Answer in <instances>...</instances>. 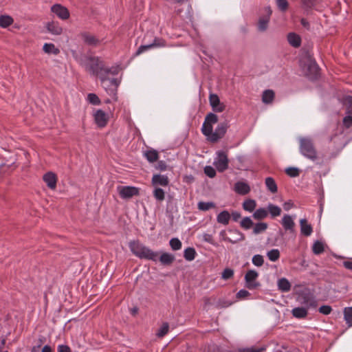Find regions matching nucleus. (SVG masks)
<instances>
[{
	"mask_svg": "<svg viewBox=\"0 0 352 352\" xmlns=\"http://www.w3.org/2000/svg\"><path fill=\"white\" fill-rule=\"evenodd\" d=\"M83 64L87 71L100 78L103 87L106 88L107 78L103 74L104 65L102 61L98 57L90 56L86 58Z\"/></svg>",
	"mask_w": 352,
	"mask_h": 352,
	"instance_id": "f257e3e1",
	"label": "nucleus"
},
{
	"mask_svg": "<svg viewBox=\"0 0 352 352\" xmlns=\"http://www.w3.org/2000/svg\"><path fill=\"white\" fill-rule=\"evenodd\" d=\"M129 246L133 254L140 258H145L153 261H157L158 259V252H153L138 241H131Z\"/></svg>",
	"mask_w": 352,
	"mask_h": 352,
	"instance_id": "f03ea898",
	"label": "nucleus"
},
{
	"mask_svg": "<svg viewBox=\"0 0 352 352\" xmlns=\"http://www.w3.org/2000/svg\"><path fill=\"white\" fill-rule=\"evenodd\" d=\"M300 66L304 74L311 79L316 78L318 75V67L316 61L308 54L304 56L300 60Z\"/></svg>",
	"mask_w": 352,
	"mask_h": 352,
	"instance_id": "7ed1b4c3",
	"label": "nucleus"
},
{
	"mask_svg": "<svg viewBox=\"0 0 352 352\" xmlns=\"http://www.w3.org/2000/svg\"><path fill=\"white\" fill-rule=\"evenodd\" d=\"M300 151L302 155L315 161L318 159V153L313 140L309 138H300Z\"/></svg>",
	"mask_w": 352,
	"mask_h": 352,
	"instance_id": "20e7f679",
	"label": "nucleus"
},
{
	"mask_svg": "<svg viewBox=\"0 0 352 352\" xmlns=\"http://www.w3.org/2000/svg\"><path fill=\"white\" fill-rule=\"evenodd\" d=\"M272 10L270 6H265L258 11L256 29L259 32H265L267 30Z\"/></svg>",
	"mask_w": 352,
	"mask_h": 352,
	"instance_id": "39448f33",
	"label": "nucleus"
},
{
	"mask_svg": "<svg viewBox=\"0 0 352 352\" xmlns=\"http://www.w3.org/2000/svg\"><path fill=\"white\" fill-rule=\"evenodd\" d=\"M218 122V116L213 113H210L207 114L205 118V120L203 123L201 132L203 134L207 137V140L208 141H211V137L213 134V124L217 123Z\"/></svg>",
	"mask_w": 352,
	"mask_h": 352,
	"instance_id": "423d86ee",
	"label": "nucleus"
},
{
	"mask_svg": "<svg viewBox=\"0 0 352 352\" xmlns=\"http://www.w3.org/2000/svg\"><path fill=\"white\" fill-rule=\"evenodd\" d=\"M228 158L223 151L217 152V157L214 162V165L219 172H223L228 167Z\"/></svg>",
	"mask_w": 352,
	"mask_h": 352,
	"instance_id": "0eeeda50",
	"label": "nucleus"
},
{
	"mask_svg": "<svg viewBox=\"0 0 352 352\" xmlns=\"http://www.w3.org/2000/svg\"><path fill=\"white\" fill-rule=\"evenodd\" d=\"M228 127L229 125L227 122H223L219 123L217 125L215 131L213 132L212 136L211 137L210 142L215 143L217 142L221 138H223Z\"/></svg>",
	"mask_w": 352,
	"mask_h": 352,
	"instance_id": "6e6552de",
	"label": "nucleus"
},
{
	"mask_svg": "<svg viewBox=\"0 0 352 352\" xmlns=\"http://www.w3.org/2000/svg\"><path fill=\"white\" fill-rule=\"evenodd\" d=\"M258 274L253 270H248L245 275L246 287L250 289H254L259 286V283L256 281Z\"/></svg>",
	"mask_w": 352,
	"mask_h": 352,
	"instance_id": "1a4fd4ad",
	"label": "nucleus"
},
{
	"mask_svg": "<svg viewBox=\"0 0 352 352\" xmlns=\"http://www.w3.org/2000/svg\"><path fill=\"white\" fill-rule=\"evenodd\" d=\"M166 45V41L160 38H155L153 43L148 45H142L139 47L137 52H135V55L138 56L145 51L150 50L153 47H165Z\"/></svg>",
	"mask_w": 352,
	"mask_h": 352,
	"instance_id": "9d476101",
	"label": "nucleus"
},
{
	"mask_svg": "<svg viewBox=\"0 0 352 352\" xmlns=\"http://www.w3.org/2000/svg\"><path fill=\"white\" fill-rule=\"evenodd\" d=\"M117 190L120 196L123 199H130L134 195H138V188L133 186H118Z\"/></svg>",
	"mask_w": 352,
	"mask_h": 352,
	"instance_id": "9b49d317",
	"label": "nucleus"
},
{
	"mask_svg": "<svg viewBox=\"0 0 352 352\" xmlns=\"http://www.w3.org/2000/svg\"><path fill=\"white\" fill-rule=\"evenodd\" d=\"M118 73V69L117 67H111V68H106L104 67V69H103V74H104V76L107 78L106 82V89L111 85L117 87L118 85V81L116 78H108V74H111L112 75H116Z\"/></svg>",
	"mask_w": 352,
	"mask_h": 352,
	"instance_id": "f8f14e48",
	"label": "nucleus"
},
{
	"mask_svg": "<svg viewBox=\"0 0 352 352\" xmlns=\"http://www.w3.org/2000/svg\"><path fill=\"white\" fill-rule=\"evenodd\" d=\"M209 102L214 111L222 112L224 111L226 107L223 103L221 102L217 94H210Z\"/></svg>",
	"mask_w": 352,
	"mask_h": 352,
	"instance_id": "ddd939ff",
	"label": "nucleus"
},
{
	"mask_svg": "<svg viewBox=\"0 0 352 352\" xmlns=\"http://www.w3.org/2000/svg\"><path fill=\"white\" fill-rule=\"evenodd\" d=\"M51 11L56 14L60 19L66 20L69 17V10L60 4H55L52 6Z\"/></svg>",
	"mask_w": 352,
	"mask_h": 352,
	"instance_id": "4468645a",
	"label": "nucleus"
},
{
	"mask_svg": "<svg viewBox=\"0 0 352 352\" xmlns=\"http://www.w3.org/2000/svg\"><path fill=\"white\" fill-rule=\"evenodd\" d=\"M298 301L305 305L304 307L307 309L309 307H316L317 306V302L314 297L307 294H302L299 296Z\"/></svg>",
	"mask_w": 352,
	"mask_h": 352,
	"instance_id": "2eb2a0df",
	"label": "nucleus"
},
{
	"mask_svg": "<svg viewBox=\"0 0 352 352\" xmlns=\"http://www.w3.org/2000/svg\"><path fill=\"white\" fill-rule=\"evenodd\" d=\"M95 122L99 127H104L108 122L107 115L102 110H98L94 114Z\"/></svg>",
	"mask_w": 352,
	"mask_h": 352,
	"instance_id": "dca6fc26",
	"label": "nucleus"
},
{
	"mask_svg": "<svg viewBox=\"0 0 352 352\" xmlns=\"http://www.w3.org/2000/svg\"><path fill=\"white\" fill-rule=\"evenodd\" d=\"M43 180L47 186L51 189H55L56 187L57 178L54 173L48 172L43 175Z\"/></svg>",
	"mask_w": 352,
	"mask_h": 352,
	"instance_id": "f3484780",
	"label": "nucleus"
},
{
	"mask_svg": "<svg viewBox=\"0 0 352 352\" xmlns=\"http://www.w3.org/2000/svg\"><path fill=\"white\" fill-rule=\"evenodd\" d=\"M281 223L286 230H289L291 232H294L295 223L290 215L285 214L282 219Z\"/></svg>",
	"mask_w": 352,
	"mask_h": 352,
	"instance_id": "a211bd4d",
	"label": "nucleus"
},
{
	"mask_svg": "<svg viewBox=\"0 0 352 352\" xmlns=\"http://www.w3.org/2000/svg\"><path fill=\"white\" fill-rule=\"evenodd\" d=\"M46 28L49 32L54 35H60L63 32V28L58 22L52 21L47 23Z\"/></svg>",
	"mask_w": 352,
	"mask_h": 352,
	"instance_id": "6ab92c4d",
	"label": "nucleus"
},
{
	"mask_svg": "<svg viewBox=\"0 0 352 352\" xmlns=\"http://www.w3.org/2000/svg\"><path fill=\"white\" fill-rule=\"evenodd\" d=\"M300 232L301 234L308 236H310L313 232V228L311 224H309L306 219L300 220Z\"/></svg>",
	"mask_w": 352,
	"mask_h": 352,
	"instance_id": "aec40b11",
	"label": "nucleus"
},
{
	"mask_svg": "<svg viewBox=\"0 0 352 352\" xmlns=\"http://www.w3.org/2000/svg\"><path fill=\"white\" fill-rule=\"evenodd\" d=\"M152 184L154 186H166L168 184V179L166 175H154L152 178Z\"/></svg>",
	"mask_w": 352,
	"mask_h": 352,
	"instance_id": "412c9836",
	"label": "nucleus"
},
{
	"mask_svg": "<svg viewBox=\"0 0 352 352\" xmlns=\"http://www.w3.org/2000/svg\"><path fill=\"white\" fill-rule=\"evenodd\" d=\"M160 261L162 264L165 265H169L173 263L175 261V256L169 253H162L160 256V254L158 253V259L157 261Z\"/></svg>",
	"mask_w": 352,
	"mask_h": 352,
	"instance_id": "4be33fe9",
	"label": "nucleus"
},
{
	"mask_svg": "<svg viewBox=\"0 0 352 352\" xmlns=\"http://www.w3.org/2000/svg\"><path fill=\"white\" fill-rule=\"evenodd\" d=\"M234 190L240 195H246L250 192V188L248 184L238 182L235 184Z\"/></svg>",
	"mask_w": 352,
	"mask_h": 352,
	"instance_id": "5701e85b",
	"label": "nucleus"
},
{
	"mask_svg": "<svg viewBox=\"0 0 352 352\" xmlns=\"http://www.w3.org/2000/svg\"><path fill=\"white\" fill-rule=\"evenodd\" d=\"M82 38L86 44L91 46H96L100 43V41L95 36L89 33H83Z\"/></svg>",
	"mask_w": 352,
	"mask_h": 352,
	"instance_id": "b1692460",
	"label": "nucleus"
},
{
	"mask_svg": "<svg viewBox=\"0 0 352 352\" xmlns=\"http://www.w3.org/2000/svg\"><path fill=\"white\" fill-rule=\"evenodd\" d=\"M287 41L289 43L294 47H298L301 44L300 37L299 36V35L294 32L288 34Z\"/></svg>",
	"mask_w": 352,
	"mask_h": 352,
	"instance_id": "393cba45",
	"label": "nucleus"
},
{
	"mask_svg": "<svg viewBox=\"0 0 352 352\" xmlns=\"http://www.w3.org/2000/svg\"><path fill=\"white\" fill-rule=\"evenodd\" d=\"M278 288L283 292H288L291 289V283L285 278H281L277 283Z\"/></svg>",
	"mask_w": 352,
	"mask_h": 352,
	"instance_id": "a878e982",
	"label": "nucleus"
},
{
	"mask_svg": "<svg viewBox=\"0 0 352 352\" xmlns=\"http://www.w3.org/2000/svg\"><path fill=\"white\" fill-rule=\"evenodd\" d=\"M275 94L274 91L272 89H267L263 92L262 94V101L265 104H271L272 103L274 99Z\"/></svg>",
	"mask_w": 352,
	"mask_h": 352,
	"instance_id": "bb28decb",
	"label": "nucleus"
},
{
	"mask_svg": "<svg viewBox=\"0 0 352 352\" xmlns=\"http://www.w3.org/2000/svg\"><path fill=\"white\" fill-rule=\"evenodd\" d=\"M330 141L336 144V147L338 151L341 150L346 144L344 137L342 135H335L331 138Z\"/></svg>",
	"mask_w": 352,
	"mask_h": 352,
	"instance_id": "cd10ccee",
	"label": "nucleus"
},
{
	"mask_svg": "<svg viewBox=\"0 0 352 352\" xmlns=\"http://www.w3.org/2000/svg\"><path fill=\"white\" fill-rule=\"evenodd\" d=\"M43 50L45 53L48 54L57 55L60 53L59 49L56 47L53 43H45L43 47Z\"/></svg>",
	"mask_w": 352,
	"mask_h": 352,
	"instance_id": "c85d7f7f",
	"label": "nucleus"
},
{
	"mask_svg": "<svg viewBox=\"0 0 352 352\" xmlns=\"http://www.w3.org/2000/svg\"><path fill=\"white\" fill-rule=\"evenodd\" d=\"M292 314L297 318H304L307 316V309L305 307H296L292 309Z\"/></svg>",
	"mask_w": 352,
	"mask_h": 352,
	"instance_id": "c756f323",
	"label": "nucleus"
},
{
	"mask_svg": "<svg viewBox=\"0 0 352 352\" xmlns=\"http://www.w3.org/2000/svg\"><path fill=\"white\" fill-rule=\"evenodd\" d=\"M265 185L267 189L272 193H276L278 190L277 185L275 180L272 177H267L265 181Z\"/></svg>",
	"mask_w": 352,
	"mask_h": 352,
	"instance_id": "7c9ffc66",
	"label": "nucleus"
},
{
	"mask_svg": "<svg viewBox=\"0 0 352 352\" xmlns=\"http://www.w3.org/2000/svg\"><path fill=\"white\" fill-rule=\"evenodd\" d=\"M230 215L228 211H223L217 216V221L223 225H227L229 223Z\"/></svg>",
	"mask_w": 352,
	"mask_h": 352,
	"instance_id": "2f4dec72",
	"label": "nucleus"
},
{
	"mask_svg": "<svg viewBox=\"0 0 352 352\" xmlns=\"http://www.w3.org/2000/svg\"><path fill=\"white\" fill-rule=\"evenodd\" d=\"M13 23V19L8 15H1L0 16V27L6 28Z\"/></svg>",
	"mask_w": 352,
	"mask_h": 352,
	"instance_id": "473e14b6",
	"label": "nucleus"
},
{
	"mask_svg": "<svg viewBox=\"0 0 352 352\" xmlns=\"http://www.w3.org/2000/svg\"><path fill=\"white\" fill-rule=\"evenodd\" d=\"M267 211L270 213L272 217L273 218L279 216L281 213L280 208L272 204H268Z\"/></svg>",
	"mask_w": 352,
	"mask_h": 352,
	"instance_id": "72a5a7b5",
	"label": "nucleus"
},
{
	"mask_svg": "<svg viewBox=\"0 0 352 352\" xmlns=\"http://www.w3.org/2000/svg\"><path fill=\"white\" fill-rule=\"evenodd\" d=\"M344 318L349 327H352V307L344 309Z\"/></svg>",
	"mask_w": 352,
	"mask_h": 352,
	"instance_id": "f704fd0d",
	"label": "nucleus"
},
{
	"mask_svg": "<svg viewBox=\"0 0 352 352\" xmlns=\"http://www.w3.org/2000/svg\"><path fill=\"white\" fill-rule=\"evenodd\" d=\"M268 214V211L265 208H258L253 214L254 219L261 220L265 219Z\"/></svg>",
	"mask_w": 352,
	"mask_h": 352,
	"instance_id": "c9c22d12",
	"label": "nucleus"
},
{
	"mask_svg": "<svg viewBox=\"0 0 352 352\" xmlns=\"http://www.w3.org/2000/svg\"><path fill=\"white\" fill-rule=\"evenodd\" d=\"M256 206V203L253 199H248L243 204V208L245 210L252 212Z\"/></svg>",
	"mask_w": 352,
	"mask_h": 352,
	"instance_id": "e433bc0d",
	"label": "nucleus"
},
{
	"mask_svg": "<svg viewBox=\"0 0 352 352\" xmlns=\"http://www.w3.org/2000/svg\"><path fill=\"white\" fill-rule=\"evenodd\" d=\"M144 155L150 162H154L158 159V153L155 150L148 151Z\"/></svg>",
	"mask_w": 352,
	"mask_h": 352,
	"instance_id": "4c0bfd02",
	"label": "nucleus"
},
{
	"mask_svg": "<svg viewBox=\"0 0 352 352\" xmlns=\"http://www.w3.org/2000/svg\"><path fill=\"white\" fill-rule=\"evenodd\" d=\"M196 252L192 248H188L184 250V257L187 261H192L195 257Z\"/></svg>",
	"mask_w": 352,
	"mask_h": 352,
	"instance_id": "58836bf2",
	"label": "nucleus"
},
{
	"mask_svg": "<svg viewBox=\"0 0 352 352\" xmlns=\"http://www.w3.org/2000/svg\"><path fill=\"white\" fill-rule=\"evenodd\" d=\"M198 209L202 211H206L215 207V204L213 202H204L200 201L197 205Z\"/></svg>",
	"mask_w": 352,
	"mask_h": 352,
	"instance_id": "ea45409f",
	"label": "nucleus"
},
{
	"mask_svg": "<svg viewBox=\"0 0 352 352\" xmlns=\"http://www.w3.org/2000/svg\"><path fill=\"white\" fill-rule=\"evenodd\" d=\"M267 228V224L266 223H256L253 229L254 234H258L265 232Z\"/></svg>",
	"mask_w": 352,
	"mask_h": 352,
	"instance_id": "a19ab883",
	"label": "nucleus"
},
{
	"mask_svg": "<svg viewBox=\"0 0 352 352\" xmlns=\"http://www.w3.org/2000/svg\"><path fill=\"white\" fill-rule=\"evenodd\" d=\"M267 256L271 261L274 262L279 258L280 252L277 249H273L267 252Z\"/></svg>",
	"mask_w": 352,
	"mask_h": 352,
	"instance_id": "79ce46f5",
	"label": "nucleus"
},
{
	"mask_svg": "<svg viewBox=\"0 0 352 352\" xmlns=\"http://www.w3.org/2000/svg\"><path fill=\"white\" fill-rule=\"evenodd\" d=\"M313 252L316 254H320L324 251V245L322 242L317 241H316L312 247Z\"/></svg>",
	"mask_w": 352,
	"mask_h": 352,
	"instance_id": "37998d69",
	"label": "nucleus"
},
{
	"mask_svg": "<svg viewBox=\"0 0 352 352\" xmlns=\"http://www.w3.org/2000/svg\"><path fill=\"white\" fill-rule=\"evenodd\" d=\"M303 9L306 10H311L316 4V0H300Z\"/></svg>",
	"mask_w": 352,
	"mask_h": 352,
	"instance_id": "c03bdc74",
	"label": "nucleus"
},
{
	"mask_svg": "<svg viewBox=\"0 0 352 352\" xmlns=\"http://www.w3.org/2000/svg\"><path fill=\"white\" fill-rule=\"evenodd\" d=\"M155 198L158 201H163L164 199V191L160 188H156L153 192Z\"/></svg>",
	"mask_w": 352,
	"mask_h": 352,
	"instance_id": "a18cd8bd",
	"label": "nucleus"
},
{
	"mask_svg": "<svg viewBox=\"0 0 352 352\" xmlns=\"http://www.w3.org/2000/svg\"><path fill=\"white\" fill-rule=\"evenodd\" d=\"M263 263H264V259H263V256H261L260 254H256L252 257V263L254 265H256L257 267H261L263 265Z\"/></svg>",
	"mask_w": 352,
	"mask_h": 352,
	"instance_id": "49530a36",
	"label": "nucleus"
},
{
	"mask_svg": "<svg viewBox=\"0 0 352 352\" xmlns=\"http://www.w3.org/2000/svg\"><path fill=\"white\" fill-rule=\"evenodd\" d=\"M170 245L173 250H178L182 248V243L178 239L173 238L170 241Z\"/></svg>",
	"mask_w": 352,
	"mask_h": 352,
	"instance_id": "de8ad7c7",
	"label": "nucleus"
},
{
	"mask_svg": "<svg viewBox=\"0 0 352 352\" xmlns=\"http://www.w3.org/2000/svg\"><path fill=\"white\" fill-rule=\"evenodd\" d=\"M169 326L168 324L165 322L162 324L160 329L157 333V336L160 338L164 336L168 331Z\"/></svg>",
	"mask_w": 352,
	"mask_h": 352,
	"instance_id": "09e8293b",
	"label": "nucleus"
},
{
	"mask_svg": "<svg viewBox=\"0 0 352 352\" xmlns=\"http://www.w3.org/2000/svg\"><path fill=\"white\" fill-rule=\"evenodd\" d=\"M241 226L245 229H250L253 226V221L250 217H245L241 221Z\"/></svg>",
	"mask_w": 352,
	"mask_h": 352,
	"instance_id": "8fccbe9b",
	"label": "nucleus"
},
{
	"mask_svg": "<svg viewBox=\"0 0 352 352\" xmlns=\"http://www.w3.org/2000/svg\"><path fill=\"white\" fill-rule=\"evenodd\" d=\"M231 305H232L231 302L226 301V300H223V299H219L215 302V307L217 308H218V309L226 308V307H228L230 306Z\"/></svg>",
	"mask_w": 352,
	"mask_h": 352,
	"instance_id": "3c124183",
	"label": "nucleus"
},
{
	"mask_svg": "<svg viewBox=\"0 0 352 352\" xmlns=\"http://www.w3.org/2000/svg\"><path fill=\"white\" fill-rule=\"evenodd\" d=\"M286 173L292 177H298L300 174L298 168L294 167H289L285 170Z\"/></svg>",
	"mask_w": 352,
	"mask_h": 352,
	"instance_id": "603ef678",
	"label": "nucleus"
},
{
	"mask_svg": "<svg viewBox=\"0 0 352 352\" xmlns=\"http://www.w3.org/2000/svg\"><path fill=\"white\" fill-rule=\"evenodd\" d=\"M234 275V271L230 268H226L221 274V278L224 280L231 278Z\"/></svg>",
	"mask_w": 352,
	"mask_h": 352,
	"instance_id": "864d4df0",
	"label": "nucleus"
},
{
	"mask_svg": "<svg viewBox=\"0 0 352 352\" xmlns=\"http://www.w3.org/2000/svg\"><path fill=\"white\" fill-rule=\"evenodd\" d=\"M87 100L90 103L95 105L100 103L99 98L95 94H89L87 96Z\"/></svg>",
	"mask_w": 352,
	"mask_h": 352,
	"instance_id": "5fc2aeb1",
	"label": "nucleus"
},
{
	"mask_svg": "<svg viewBox=\"0 0 352 352\" xmlns=\"http://www.w3.org/2000/svg\"><path fill=\"white\" fill-rule=\"evenodd\" d=\"M344 104L346 107L347 113L352 114V96H347L345 98Z\"/></svg>",
	"mask_w": 352,
	"mask_h": 352,
	"instance_id": "6e6d98bb",
	"label": "nucleus"
},
{
	"mask_svg": "<svg viewBox=\"0 0 352 352\" xmlns=\"http://www.w3.org/2000/svg\"><path fill=\"white\" fill-rule=\"evenodd\" d=\"M204 173L210 178H213L216 175L214 168L210 166H206L204 168Z\"/></svg>",
	"mask_w": 352,
	"mask_h": 352,
	"instance_id": "4d7b16f0",
	"label": "nucleus"
},
{
	"mask_svg": "<svg viewBox=\"0 0 352 352\" xmlns=\"http://www.w3.org/2000/svg\"><path fill=\"white\" fill-rule=\"evenodd\" d=\"M278 8L281 11H285L288 8V2L287 0H276Z\"/></svg>",
	"mask_w": 352,
	"mask_h": 352,
	"instance_id": "13d9d810",
	"label": "nucleus"
},
{
	"mask_svg": "<svg viewBox=\"0 0 352 352\" xmlns=\"http://www.w3.org/2000/svg\"><path fill=\"white\" fill-rule=\"evenodd\" d=\"M331 311L332 308L329 305H322L319 308V312L324 315L329 314Z\"/></svg>",
	"mask_w": 352,
	"mask_h": 352,
	"instance_id": "bf43d9fd",
	"label": "nucleus"
},
{
	"mask_svg": "<svg viewBox=\"0 0 352 352\" xmlns=\"http://www.w3.org/2000/svg\"><path fill=\"white\" fill-rule=\"evenodd\" d=\"M202 239H203V240L204 241L208 242V243H209L210 244H212V245L215 244L214 239H213V236H212V234H208V233H204L202 235Z\"/></svg>",
	"mask_w": 352,
	"mask_h": 352,
	"instance_id": "052dcab7",
	"label": "nucleus"
},
{
	"mask_svg": "<svg viewBox=\"0 0 352 352\" xmlns=\"http://www.w3.org/2000/svg\"><path fill=\"white\" fill-rule=\"evenodd\" d=\"M250 295V292L245 289H241L236 294V298L239 299H244Z\"/></svg>",
	"mask_w": 352,
	"mask_h": 352,
	"instance_id": "680f3d73",
	"label": "nucleus"
},
{
	"mask_svg": "<svg viewBox=\"0 0 352 352\" xmlns=\"http://www.w3.org/2000/svg\"><path fill=\"white\" fill-rule=\"evenodd\" d=\"M343 123L346 128H349L352 125V114L346 116L343 120Z\"/></svg>",
	"mask_w": 352,
	"mask_h": 352,
	"instance_id": "e2e57ef3",
	"label": "nucleus"
},
{
	"mask_svg": "<svg viewBox=\"0 0 352 352\" xmlns=\"http://www.w3.org/2000/svg\"><path fill=\"white\" fill-rule=\"evenodd\" d=\"M265 350L264 348H246L243 349L242 352H263Z\"/></svg>",
	"mask_w": 352,
	"mask_h": 352,
	"instance_id": "0e129e2a",
	"label": "nucleus"
},
{
	"mask_svg": "<svg viewBox=\"0 0 352 352\" xmlns=\"http://www.w3.org/2000/svg\"><path fill=\"white\" fill-rule=\"evenodd\" d=\"M58 352H71L69 346L66 345H59L58 346Z\"/></svg>",
	"mask_w": 352,
	"mask_h": 352,
	"instance_id": "69168bd1",
	"label": "nucleus"
},
{
	"mask_svg": "<svg viewBox=\"0 0 352 352\" xmlns=\"http://www.w3.org/2000/svg\"><path fill=\"white\" fill-rule=\"evenodd\" d=\"M294 207V204L291 201H287L283 204V208L285 210L288 211Z\"/></svg>",
	"mask_w": 352,
	"mask_h": 352,
	"instance_id": "338daca9",
	"label": "nucleus"
},
{
	"mask_svg": "<svg viewBox=\"0 0 352 352\" xmlns=\"http://www.w3.org/2000/svg\"><path fill=\"white\" fill-rule=\"evenodd\" d=\"M157 168L161 170H165L166 169V164L165 162L160 161L157 164Z\"/></svg>",
	"mask_w": 352,
	"mask_h": 352,
	"instance_id": "774afa93",
	"label": "nucleus"
}]
</instances>
